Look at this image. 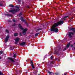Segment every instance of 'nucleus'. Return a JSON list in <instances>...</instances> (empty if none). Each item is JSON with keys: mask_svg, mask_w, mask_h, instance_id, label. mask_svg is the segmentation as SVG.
Segmentation results:
<instances>
[{"mask_svg": "<svg viewBox=\"0 0 75 75\" xmlns=\"http://www.w3.org/2000/svg\"><path fill=\"white\" fill-rule=\"evenodd\" d=\"M64 23V21H60L55 23L54 25H53L51 27V28L50 29L51 31L55 32V33H58V32L59 31V30L57 28H56V27L58 26V25H62Z\"/></svg>", "mask_w": 75, "mask_h": 75, "instance_id": "1", "label": "nucleus"}, {"mask_svg": "<svg viewBox=\"0 0 75 75\" xmlns=\"http://www.w3.org/2000/svg\"><path fill=\"white\" fill-rule=\"evenodd\" d=\"M47 65L48 67V69L49 70H51V67H53L55 68H57L58 66L55 64V61L52 62H48L47 63Z\"/></svg>", "mask_w": 75, "mask_h": 75, "instance_id": "2", "label": "nucleus"}, {"mask_svg": "<svg viewBox=\"0 0 75 75\" xmlns=\"http://www.w3.org/2000/svg\"><path fill=\"white\" fill-rule=\"evenodd\" d=\"M15 7L16 8H17V9H14L11 10L9 11V12L10 13H11L12 14H14L16 13V12H17L19 10H20V9L19 8L20 7L19 6H15Z\"/></svg>", "mask_w": 75, "mask_h": 75, "instance_id": "3", "label": "nucleus"}, {"mask_svg": "<svg viewBox=\"0 0 75 75\" xmlns=\"http://www.w3.org/2000/svg\"><path fill=\"white\" fill-rule=\"evenodd\" d=\"M30 65L33 68V69H35V67L34 66V63L32 60H30Z\"/></svg>", "mask_w": 75, "mask_h": 75, "instance_id": "4", "label": "nucleus"}, {"mask_svg": "<svg viewBox=\"0 0 75 75\" xmlns=\"http://www.w3.org/2000/svg\"><path fill=\"white\" fill-rule=\"evenodd\" d=\"M10 38V36H9V35H8L6 36V38L5 40V42H7L8 41V38Z\"/></svg>", "mask_w": 75, "mask_h": 75, "instance_id": "5", "label": "nucleus"}, {"mask_svg": "<svg viewBox=\"0 0 75 75\" xmlns=\"http://www.w3.org/2000/svg\"><path fill=\"white\" fill-rule=\"evenodd\" d=\"M74 35V34L72 32H69V36L70 38H72V36L71 35Z\"/></svg>", "mask_w": 75, "mask_h": 75, "instance_id": "6", "label": "nucleus"}, {"mask_svg": "<svg viewBox=\"0 0 75 75\" xmlns=\"http://www.w3.org/2000/svg\"><path fill=\"white\" fill-rule=\"evenodd\" d=\"M18 27L21 30H24V28L22 27V26L21 25V24L19 23L18 24Z\"/></svg>", "mask_w": 75, "mask_h": 75, "instance_id": "7", "label": "nucleus"}, {"mask_svg": "<svg viewBox=\"0 0 75 75\" xmlns=\"http://www.w3.org/2000/svg\"><path fill=\"white\" fill-rule=\"evenodd\" d=\"M25 42H21V43H20L19 45L21 46H23V47L24 45H25Z\"/></svg>", "mask_w": 75, "mask_h": 75, "instance_id": "8", "label": "nucleus"}, {"mask_svg": "<svg viewBox=\"0 0 75 75\" xmlns=\"http://www.w3.org/2000/svg\"><path fill=\"white\" fill-rule=\"evenodd\" d=\"M8 59H10V60H11L12 62H15V61L12 58H10L8 57Z\"/></svg>", "mask_w": 75, "mask_h": 75, "instance_id": "9", "label": "nucleus"}, {"mask_svg": "<svg viewBox=\"0 0 75 75\" xmlns=\"http://www.w3.org/2000/svg\"><path fill=\"white\" fill-rule=\"evenodd\" d=\"M2 1H1V2H0V6L1 7H4L5 6V5L3 4V3Z\"/></svg>", "mask_w": 75, "mask_h": 75, "instance_id": "10", "label": "nucleus"}, {"mask_svg": "<svg viewBox=\"0 0 75 75\" xmlns=\"http://www.w3.org/2000/svg\"><path fill=\"white\" fill-rule=\"evenodd\" d=\"M21 20L22 21H23V22H25V19L23 18V17H21Z\"/></svg>", "mask_w": 75, "mask_h": 75, "instance_id": "11", "label": "nucleus"}, {"mask_svg": "<svg viewBox=\"0 0 75 75\" xmlns=\"http://www.w3.org/2000/svg\"><path fill=\"white\" fill-rule=\"evenodd\" d=\"M70 31H73L74 33H75V28H70Z\"/></svg>", "mask_w": 75, "mask_h": 75, "instance_id": "12", "label": "nucleus"}, {"mask_svg": "<svg viewBox=\"0 0 75 75\" xmlns=\"http://www.w3.org/2000/svg\"><path fill=\"white\" fill-rule=\"evenodd\" d=\"M59 51V50H55L54 51V54H58V52Z\"/></svg>", "mask_w": 75, "mask_h": 75, "instance_id": "13", "label": "nucleus"}, {"mask_svg": "<svg viewBox=\"0 0 75 75\" xmlns=\"http://www.w3.org/2000/svg\"><path fill=\"white\" fill-rule=\"evenodd\" d=\"M6 16H8V17H10V16H13V15L11 14H5Z\"/></svg>", "mask_w": 75, "mask_h": 75, "instance_id": "14", "label": "nucleus"}, {"mask_svg": "<svg viewBox=\"0 0 75 75\" xmlns=\"http://www.w3.org/2000/svg\"><path fill=\"white\" fill-rule=\"evenodd\" d=\"M20 38L17 37L15 40H15V41H18V42H19V40H20Z\"/></svg>", "mask_w": 75, "mask_h": 75, "instance_id": "15", "label": "nucleus"}, {"mask_svg": "<svg viewBox=\"0 0 75 75\" xmlns=\"http://www.w3.org/2000/svg\"><path fill=\"white\" fill-rule=\"evenodd\" d=\"M14 49V46H11L10 47V50H13Z\"/></svg>", "mask_w": 75, "mask_h": 75, "instance_id": "16", "label": "nucleus"}, {"mask_svg": "<svg viewBox=\"0 0 75 75\" xmlns=\"http://www.w3.org/2000/svg\"><path fill=\"white\" fill-rule=\"evenodd\" d=\"M18 33H16L14 34V37H17V36H18Z\"/></svg>", "mask_w": 75, "mask_h": 75, "instance_id": "17", "label": "nucleus"}, {"mask_svg": "<svg viewBox=\"0 0 75 75\" xmlns=\"http://www.w3.org/2000/svg\"><path fill=\"white\" fill-rule=\"evenodd\" d=\"M68 17V16H65L64 17V18L62 19V20H65V18H67V17Z\"/></svg>", "mask_w": 75, "mask_h": 75, "instance_id": "18", "label": "nucleus"}, {"mask_svg": "<svg viewBox=\"0 0 75 75\" xmlns=\"http://www.w3.org/2000/svg\"><path fill=\"white\" fill-rule=\"evenodd\" d=\"M70 45V43H68L67 45V47L69 48Z\"/></svg>", "mask_w": 75, "mask_h": 75, "instance_id": "19", "label": "nucleus"}, {"mask_svg": "<svg viewBox=\"0 0 75 75\" xmlns=\"http://www.w3.org/2000/svg\"><path fill=\"white\" fill-rule=\"evenodd\" d=\"M9 6L10 7H14V5H12V4H10Z\"/></svg>", "mask_w": 75, "mask_h": 75, "instance_id": "20", "label": "nucleus"}, {"mask_svg": "<svg viewBox=\"0 0 75 75\" xmlns=\"http://www.w3.org/2000/svg\"><path fill=\"white\" fill-rule=\"evenodd\" d=\"M28 30V29H27V28H26L23 30V32H26Z\"/></svg>", "mask_w": 75, "mask_h": 75, "instance_id": "21", "label": "nucleus"}, {"mask_svg": "<svg viewBox=\"0 0 75 75\" xmlns=\"http://www.w3.org/2000/svg\"><path fill=\"white\" fill-rule=\"evenodd\" d=\"M34 75H37V71H35L34 72Z\"/></svg>", "mask_w": 75, "mask_h": 75, "instance_id": "22", "label": "nucleus"}, {"mask_svg": "<svg viewBox=\"0 0 75 75\" xmlns=\"http://www.w3.org/2000/svg\"><path fill=\"white\" fill-rule=\"evenodd\" d=\"M42 30V28H40L37 29V31H41Z\"/></svg>", "mask_w": 75, "mask_h": 75, "instance_id": "23", "label": "nucleus"}, {"mask_svg": "<svg viewBox=\"0 0 75 75\" xmlns=\"http://www.w3.org/2000/svg\"><path fill=\"white\" fill-rule=\"evenodd\" d=\"M40 34L39 33H36L35 34V37H37V36H38V34Z\"/></svg>", "mask_w": 75, "mask_h": 75, "instance_id": "24", "label": "nucleus"}, {"mask_svg": "<svg viewBox=\"0 0 75 75\" xmlns=\"http://www.w3.org/2000/svg\"><path fill=\"white\" fill-rule=\"evenodd\" d=\"M47 72L49 74H52V71H48Z\"/></svg>", "mask_w": 75, "mask_h": 75, "instance_id": "25", "label": "nucleus"}, {"mask_svg": "<svg viewBox=\"0 0 75 75\" xmlns=\"http://www.w3.org/2000/svg\"><path fill=\"white\" fill-rule=\"evenodd\" d=\"M13 57V58H16V54H14Z\"/></svg>", "mask_w": 75, "mask_h": 75, "instance_id": "26", "label": "nucleus"}, {"mask_svg": "<svg viewBox=\"0 0 75 75\" xmlns=\"http://www.w3.org/2000/svg\"><path fill=\"white\" fill-rule=\"evenodd\" d=\"M18 43V42L17 41H15V44H17Z\"/></svg>", "mask_w": 75, "mask_h": 75, "instance_id": "27", "label": "nucleus"}, {"mask_svg": "<svg viewBox=\"0 0 75 75\" xmlns=\"http://www.w3.org/2000/svg\"><path fill=\"white\" fill-rule=\"evenodd\" d=\"M23 35H25V34H26V33L25 32H23Z\"/></svg>", "mask_w": 75, "mask_h": 75, "instance_id": "28", "label": "nucleus"}, {"mask_svg": "<svg viewBox=\"0 0 75 75\" xmlns=\"http://www.w3.org/2000/svg\"><path fill=\"white\" fill-rule=\"evenodd\" d=\"M27 8H30V6L29 5H27L26 6Z\"/></svg>", "mask_w": 75, "mask_h": 75, "instance_id": "29", "label": "nucleus"}, {"mask_svg": "<svg viewBox=\"0 0 75 75\" xmlns=\"http://www.w3.org/2000/svg\"><path fill=\"white\" fill-rule=\"evenodd\" d=\"M16 25V23H14L12 25V26H15Z\"/></svg>", "mask_w": 75, "mask_h": 75, "instance_id": "30", "label": "nucleus"}, {"mask_svg": "<svg viewBox=\"0 0 75 75\" xmlns=\"http://www.w3.org/2000/svg\"><path fill=\"white\" fill-rule=\"evenodd\" d=\"M55 61H57V59H58V61H60V59H58L57 58H55Z\"/></svg>", "mask_w": 75, "mask_h": 75, "instance_id": "31", "label": "nucleus"}, {"mask_svg": "<svg viewBox=\"0 0 75 75\" xmlns=\"http://www.w3.org/2000/svg\"><path fill=\"white\" fill-rule=\"evenodd\" d=\"M21 15H22V13L21 12L19 14V17H20V16H21Z\"/></svg>", "mask_w": 75, "mask_h": 75, "instance_id": "32", "label": "nucleus"}, {"mask_svg": "<svg viewBox=\"0 0 75 75\" xmlns=\"http://www.w3.org/2000/svg\"><path fill=\"white\" fill-rule=\"evenodd\" d=\"M6 33H9L8 30L7 29L6 30Z\"/></svg>", "mask_w": 75, "mask_h": 75, "instance_id": "33", "label": "nucleus"}, {"mask_svg": "<svg viewBox=\"0 0 75 75\" xmlns=\"http://www.w3.org/2000/svg\"><path fill=\"white\" fill-rule=\"evenodd\" d=\"M0 54H3V51H0Z\"/></svg>", "mask_w": 75, "mask_h": 75, "instance_id": "34", "label": "nucleus"}, {"mask_svg": "<svg viewBox=\"0 0 75 75\" xmlns=\"http://www.w3.org/2000/svg\"><path fill=\"white\" fill-rule=\"evenodd\" d=\"M53 56H51L50 57V59H53Z\"/></svg>", "mask_w": 75, "mask_h": 75, "instance_id": "35", "label": "nucleus"}, {"mask_svg": "<svg viewBox=\"0 0 75 75\" xmlns=\"http://www.w3.org/2000/svg\"><path fill=\"white\" fill-rule=\"evenodd\" d=\"M21 0H18V3H21Z\"/></svg>", "mask_w": 75, "mask_h": 75, "instance_id": "36", "label": "nucleus"}, {"mask_svg": "<svg viewBox=\"0 0 75 75\" xmlns=\"http://www.w3.org/2000/svg\"><path fill=\"white\" fill-rule=\"evenodd\" d=\"M67 50V48H65L64 49V50H63V51H65V50Z\"/></svg>", "mask_w": 75, "mask_h": 75, "instance_id": "37", "label": "nucleus"}, {"mask_svg": "<svg viewBox=\"0 0 75 75\" xmlns=\"http://www.w3.org/2000/svg\"><path fill=\"white\" fill-rule=\"evenodd\" d=\"M13 22H16V21L15 20V19H13Z\"/></svg>", "mask_w": 75, "mask_h": 75, "instance_id": "38", "label": "nucleus"}, {"mask_svg": "<svg viewBox=\"0 0 75 75\" xmlns=\"http://www.w3.org/2000/svg\"><path fill=\"white\" fill-rule=\"evenodd\" d=\"M20 35H21V36H22V34L21 33H20Z\"/></svg>", "mask_w": 75, "mask_h": 75, "instance_id": "39", "label": "nucleus"}, {"mask_svg": "<svg viewBox=\"0 0 75 75\" xmlns=\"http://www.w3.org/2000/svg\"><path fill=\"white\" fill-rule=\"evenodd\" d=\"M26 24L28 26L29 25V24H28V23H26Z\"/></svg>", "mask_w": 75, "mask_h": 75, "instance_id": "40", "label": "nucleus"}, {"mask_svg": "<svg viewBox=\"0 0 75 75\" xmlns=\"http://www.w3.org/2000/svg\"><path fill=\"white\" fill-rule=\"evenodd\" d=\"M70 47H73V45H70Z\"/></svg>", "mask_w": 75, "mask_h": 75, "instance_id": "41", "label": "nucleus"}, {"mask_svg": "<svg viewBox=\"0 0 75 75\" xmlns=\"http://www.w3.org/2000/svg\"><path fill=\"white\" fill-rule=\"evenodd\" d=\"M73 18H74V17H72L71 18V20H72V19H73Z\"/></svg>", "mask_w": 75, "mask_h": 75, "instance_id": "42", "label": "nucleus"}, {"mask_svg": "<svg viewBox=\"0 0 75 75\" xmlns=\"http://www.w3.org/2000/svg\"><path fill=\"white\" fill-rule=\"evenodd\" d=\"M43 61H44V60H45V58H44V59H43Z\"/></svg>", "mask_w": 75, "mask_h": 75, "instance_id": "43", "label": "nucleus"}, {"mask_svg": "<svg viewBox=\"0 0 75 75\" xmlns=\"http://www.w3.org/2000/svg\"><path fill=\"white\" fill-rule=\"evenodd\" d=\"M1 59V57H0V59Z\"/></svg>", "mask_w": 75, "mask_h": 75, "instance_id": "44", "label": "nucleus"}, {"mask_svg": "<svg viewBox=\"0 0 75 75\" xmlns=\"http://www.w3.org/2000/svg\"><path fill=\"white\" fill-rule=\"evenodd\" d=\"M38 75H40V74H38Z\"/></svg>", "mask_w": 75, "mask_h": 75, "instance_id": "45", "label": "nucleus"}, {"mask_svg": "<svg viewBox=\"0 0 75 75\" xmlns=\"http://www.w3.org/2000/svg\"><path fill=\"white\" fill-rule=\"evenodd\" d=\"M67 75V74H64V75Z\"/></svg>", "mask_w": 75, "mask_h": 75, "instance_id": "46", "label": "nucleus"}, {"mask_svg": "<svg viewBox=\"0 0 75 75\" xmlns=\"http://www.w3.org/2000/svg\"><path fill=\"white\" fill-rule=\"evenodd\" d=\"M15 59V60H16V59Z\"/></svg>", "mask_w": 75, "mask_h": 75, "instance_id": "47", "label": "nucleus"}, {"mask_svg": "<svg viewBox=\"0 0 75 75\" xmlns=\"http://www.w3.org/2000/svg\"><path fill=\"white\" fill-rule=\"evenodd\" d=\"M74 50H75V48H74Z\"/></svg>", "mask_w": 75, "mask_h": 75, "instance_id": "48", "label": "nucleus"}, {"mask_svg": "<svg viewBox=\"0 0 75 75\" xmlns=\"http://www.w3.org/2000/svg\"><path fill=\"white\" fill-rule=\"evenodd\" d=\"M7 13H8V12H6Z\"/></svg>", "mask_w": 75, "mask_h": 75, "instance_id": "49", "label": "nucleus"}, {"mask_svg": "<svg viewBox=\"0 0 75 75\" xmlns=\"http://www.w3.org/2000/svg\"><path fill=\"white\" fill-rule=\"evenodd\" d=\"M60 48H59V49H60Z\"/></svg>", "mask_w": 75, "mask_h": 75, "instance_id": "50", "label": "nucleus"}, {"mask_svg": "<svg viewBox=\"0 0 75 75\" xmlns=\"http://www.w3.org/2000/svg\"><path fill=\"white\" fill-rule=\"evenodd\" d=\"M0 1H1V0H0Z\"/></svg>", "mask_w": 75, "mask_h": 75, "instance_id": "51", "label": "nucleus"}]
</instances>
